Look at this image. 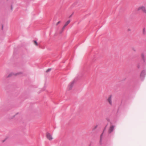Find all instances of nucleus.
Instances as JSON below:
<instances>
[{"mask_svg": "<svg viewBox=\"0 0 146 146\" xmlns=\"http://www.w3.org/2000/svg\"><path fill=\"white\" fill-rule=\"evenodd\" d=\"M46 138L49 141H51L54 139L52 135L48 132H47L46 134Z\"/></svg>", "mask_w": 146, "mask_h": 146, "instance_id": "obj_1", "label": "nucleus"}, {"mask_svg": "<svg viewBox=\"0 0 146 146\" xmlns=\"http://www.w3.org/2000/svg\"><path fill=\"white\" fill-rule=\"evenodd\" d=\"M33 42L35 45L36 46L38 45V44L36 41L35 40H34L33 41Z\"/></svg>", "mask_w": 146, "mask_h": 146, "instance_id": "obj_10", "label": "nucleus"}, {"mask_svg": "<svg viewBox=\"0 0 146 146\" xmlns=\"http://www.w3.org/2000/svg\"><path fill=\"white\" fill-rule=\"evenodd\" d=\"M97 127V126H95V129H96Z\"/></svg>", "mask_w": 146, "mask_h": 146, "instance_id": "obj_17", "label": "nucleus"}, {"mask_svg": "<svg viewBox=\"0 0 146 146\" xmlns=\"http://www.w3.org/2000/svg\"><path fill=\"white\" fill-rule=\"evenodd\" d=\"M70 20H69L68 21L65 23V24L64 25V26H66L68 24L70 23Z\"/></svg>", "mask_w": 146, "mask_h": 146, "instance_id": "obj_9", "label": "nucleus"}, {"mask_svg": "<svg viewBox=\"0 0 146 146\" xmlns=\"http://www.w3.org/2000/svg\"><path fill=\"white\" fill-rule=\"evenodd\" d=\"M146 75V71L145 70H143L140 74V78L142 79H143Z\"/></svg>", "mask_w": 146, "mask_h": 146, "instance_id": "obj_3", "label": "nucleus"}, {"mask_svg": "<svg viewBox=\"0 0 146 146\" xmlns=\"http://www.w3.org/2000/svg\"><path fill=\"white\" fill-rule=\"evenodd\" d=\"M21 74V73H17V74H15V75H19V74Z\"/></svg>", "mask_w": 146, "mask_h": 146, "instance_id": "obj_15", "label": "nucleus"}, {"mask_svg": "<svg viewBox=\"0 0 146 146\" xmlns=\"http://www.w3.org/2000/svg\"><path fill=\"white\" fill-rule=\"evenodd\" d=\"M137 11L142 10L144 13L146 14V8L144 6H141L139 7L137 9Z\"/></svg>", "mask_w": 146, "mask_h": 146, "instance_id": "obj_2", "label": "nucleus"}, {"mask_svg": "<svg viewBox=\"0 0 146 146\" xmlns=\"http://www.w3.org/2000/svg\"><path fill=\"white\" fill-rule=\"evenodd\" d=\"M74 83V82H72L70 84L69 86L68 87H69V88L70 89H71L72 87V86H73Z\"/></svg>", "mask_w": 146, "mask_h": 146, "instance_id": "obj_7", "label": "nucleus"}, {"mask_svg": "<svg viewBox=\"0 0 146 146\" xmlns=\"http://www.w3.org/2000/svg\"><path fill=\"white\" fill-rule=\"evenodd\" d=\"M60 21H58V22L56 24V25H57L59 24L60 23Z\"/></svg>", "mask_w": 146, "mask_h": 146, "instance_id": "obj_13", "label": "nucleus"}, {"mask_svg": "<svg viewBox=\"0 0 146 146\" xmlns=\"http://www.w3.org/2000/svg\"><path fill=\"white\" fill-rule=\"evenodd\" d=\"M128 31H131V30H130V29H128Z\"/></svg>", "mask_w": 146, "mask_h": 146, "instance_id": "obj_16", "label": "nucleus"}, {"mask_svg": "<svg viewBox=\"0 0 146 146\" xmlns=\"http://www.w3.org/2000/svg\"><path fill=\"white\" fill-rule=\"evenodd\" d=\"M112 96L110 95L109 97L107 100L108 101V102L109 104L111 105L112 104Z\"/></svg>", "mask_w": 146, "mask_h": 146, "instance_id": "obj_4", "label": "nucleus"}, {"mask_svg": "<svg viewBox=\"0 0 146 146\" xmlns=\"http://www.w3.org/2000/svg\"><path fill=\"white\" fill-rule=\"evenodd\" d=\"M19 114V113L18 112L16 113L15 115H13L11 117H10L11 119H13V118H14L18 114Z\"/></svg>", "mask_w": 146, "mask_h": 146, "instance_id": "obj_8", "label": "nucleus"}, {"mask_svg": "<svg viewBox=\"0 0 146 146\" xmlns=\"http://www.w3.org/2000/svg\"><path fill=\"white\" fill-rule=\"evenodd\" d=\"M66 26H65L64 25V26H63V27L62 28V32L61 33L63 32V31L64 30L65 27Z\"/></svg>", "mask_w": 146, "mask_h": 146, "instance_id": "obj_11", "label": "nucleus"}, {"mask_svg": "<svg viewBox=\"0 0 146 146\" xmlns=\"http://www.w3.org/2000/svg\"><path fill=\"white\" fill-rule=\"evenodd\" d=\"M145 52H142L141 53V58L143 60H144L145 59Z\"/></svg>", "mask_w": 146, "mask_h": 146, "instance_id": "obj_5", "label": "nucleus"}, {"mask_svg": "<svg viewBox=\"0 0 146 146\" xmlns=\"http://www.w3.org/2000/svg\"><path fill=\"white\" fill-rule=\"evenodd\" d=\"M51 70V69L50 68L48 69L46 71V72H48L50 71Z\"/></svg>", "mask_w": 146, "mask_h": 146, "instance_id": "obj_12", "label": "nucleus"}, {"mask_svg": "<svg viewBox=\"0 0 146 146\" xmlns=\"http://www.w3.org/2000/svg\"><path fill=\"white\" fill-rule=\"evenodd\" d=\"M14 74L12 73H11V74L9 75V76H11V75H14Z\"/></svg>", "mask_w": 146, "mask_h": 146, "instance_id": "obj_14", "label": "nucleus"}, {"mask_svg": "<svg viewBox=\"0 0 146 146\" xmlns=\"http://www.w3.org/2000/svg\"><path fill=\"white\" fill-rule=\"evenodd\" d=\"M114 127L113 125L111 126L109 129V132L110 133L111 132H112L113 130Z\"/></svg>", "mask_w": 146, "mask_h": 146, "instance_id": "obj_6", "label": "nucleus"}]
</instances>
